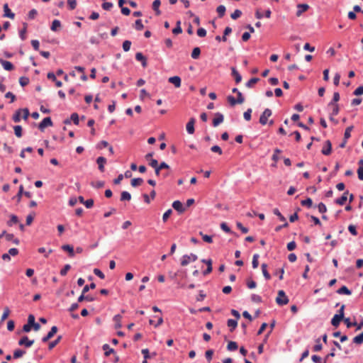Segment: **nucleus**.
<instances>
[{
	"label": "nucleus",
	"instance_id": "f257e3e1",
	"mask_svg": "<svg viewBox=\"0 0 363 363\" xmlns=\"http://www.w3.org/2000/svg\"><path fill=\"white\" fill-rule=\"evenodd\" d=\"M198 259L196 255L191 253L190 255H184L181 258V265L184 267L188 265L191 262H195Z\"/></svg>",
	"mask_w": 363,
	"mask_h": 363
},
{
	"label": "nucleus",
	"instance_id": "f03ea898",
	"mask_svg": "<svg viewBox=\"0 0 363 363\" xmlns=\"http://www.w3.org/2000/svg\"><path fill=\"white\" fill-rule=\"evenodd\" d=\"M289 298L286 296L285 292L283 290H280L278 292V296L276 298V302L279 306H284L289 303Z\"/></svg>",
	"mask_w": 363,
	"mask_h": 363
},
{
	"label": "nucleus",
	"instance_id": "7ed1b4c3",
	"mask_svg": "<svg viewBox=\"0 0 363 363\" xmlns=\"http://www.w3.org/2000/svg\"><path fill=\"white\" fill-rule=\"evenodd\" d=\"M272 114V110L269 108H266L261 114L259 117V123L262 125H266L267 123L268 118L270 117Z\"/></svg>",
	"mask_w": 363,
	"mask_h": 363
},
{
	"label": "nucleus",
	"instance_id": "20e7f679",
	"mask_svg": "<svg viewBox=\"0 0 363 363\" xmlns=\"http://www.w3.org/2000/svg\"><path fill=\"white\" fill-rule=\"evenodd\" d=\"M35 317L33 315L30 314L28 318V323L27 324H25L23 327V330L25 333H28L31 330V328H33V325L34 323Z\"/></svg>",
	"mask_w": 363,
	"mask_h": 363
},
{
	"label": "nucleus",
	"instance_id": "39448f33",
	"mask_svg": "<svg viewBox=\"0 0 363 363\" xmlns=\"http://www.w3.org/2000/svg\"><path fill=\"white\" fill-rule=\"evenodd\" d=\"M52 121L51 120V118L46 117L39 123L38 128L41 131H43L45 128L52 126Z\"/></svg>",
	"mask_w": 363,
	"mask_h": 363
},
{
	"label": "nucleus",
	"instance_id": "423d86ee",
	"mask_svg": "<svg viewBox=\"0 0 363 363\" xmlns=\"http://www.w3.org/2000/svg\"><path fill=\"white\" fill-rule=\"evenodd\" d=\"M331 142L330 140L325 141L321 149L322 154H323L324 155H329L331 153Z\"/></svg>",
	"mask_w": 363,
	"mask_h": 363
},
{
	"label": "nucleus",
	"instance_id": "0eeeda50",
	"mask_svg": "<svg viewBox=\"0 0 363 363\" xmlns=\"http://www.w3.org/2000/svg\"><path fill=\"white\" fill-rule=\"evenodd\" d=\"M344 322L345 323L347 328H351L352 326H356V330H359L363 327V320L359 324H357L356 322H350V318H346L344 319Z\"/></svg>",
	"mask_w": 363,
	"mask_h": 363
},
{
	"label": "nucleus",
	"instance_id": "6e6552de",
	"mask_svg": "<svg viewBox=\"0 0 363 363\" xmlns=\"http://www.w3.org/2000/svg\"><path fill=\"white\" fill-rule=\"evenodd\" d=\"M224 121V116L219 112L215 113V118L213 120V125L217 127Z\"/></svg>",
	"mask_w": 363,
	"mask_h": 363
},
{
	"label": "nucleus",
	"instance_id": "1a4fd4ad",
	"mask_svg": "<svg viewBox=\"0 0 363 363\" xmlns=\"http://www.w3.org/2000/svg\"><path fill=\"white\" fill-rule=\"evenodd\" d=\"M57 330L58 329L57 326H52L48 333L42 338V341L43 342H48L55 335V334L57 332Z\"/></svg>",
	"mask_w": 363,
	"mask_h": 363
},
{
	"label": "nucleus",
	"instance_id": "9d476101",
	"mask_svg": "<svg viewBox=\"0 0 363 363\" xmlns=\"http://www.w3.org/2000/svg\"><path fill=\"white\" fill-rule=\"evenodd\" d=\"M172 207L179 213H182L185 211V208L184 207L182 203L180 201H174L172 203Z\"/></svg>",
	"mask_w": 363,
	"mask_h": 363
},
{
	"label": "nucleus",
	"instance_id": "9b49d317",
	"mask_svg": "<svg viewBox=\"0 0 363 363\" xmlns=\"http://www.w3.org/2000/svg\"><path fill=\"white\" fill-rule=\"evenodd\" d=\"M340 99V94L338 92H335L333 94V101L330 103V105L333 106V113L337 114L338 112V108L337 106L335 105L334 103L338 101Z\"/></svg>",
	"mask_w": 363,
	"mask_h": 363
},
{
	"label": "nucleus",
	"instance_id": "f8f14e48",
	"mask_svg": "<svg viewBox=\"0 0 363 363\" xmlns=\"http://www.w3.org/2000/svg\"><path fill=\"white\" fill-rule=\"evenodd\" d=\"M34 343V340H30L27 336H23L22 338H21L18 341L19 345H24L26 347H30L33 345Z\"/></svg>",
	"mask_w": 363,
	"mask_h": 363
},
{
	"label": "nucleus",
	"instance_id": "ddd939ff",
	"mask_svg": "<svg viewBox=\"0 0 363 363\" xmlns=\"http://www.w3.org/2000/svg\"><path fill=\"white\" fill-rule=\"evenodd\" d=\"M196 120L194 118H190L189 122L186 123V129L189 134H193L194 133V123Z\"/></svg>",
	"mask_w": 363,
	"mask_h": 363
},
{
	"label": "nucleus",
	"instance_id": "4468645a",
	"mask_svg": "<svg viewBox=\"0 0 363 363\" xmlns=\"http://www.w3.org/2000/svg\"><path fill=\"white\" fill-rule=\"evenodd\" d=\"M135 59L141 62V65L143 67H147V59L146 57L143 55L142 52H137L135 54Z\"/></svg>",
	"mask_w": 363,
	"mask_h": 363
},
{
	"label": "nucleus",
	"instance_id": "2eb2a0df",
	"mask_svg": "<svg viewBox=\"0 0 363 363\" xmlns=\"http://www.w3.org/2000/svg\"><path fill=\"white\" fill-rule=\"evenodd\" d=\"M0 63L3 66L4 69L7 71H11L14 68L13 65L9 61L0 59Z\"/></svg>",
	"mask_w": 363,
	"mask_h": 363
},
{
	"label": "nucleus",
	"instance_id": "dca6fc26",
	"mask_svg": "<svg viewBox=\"0 0 363 363\" xmlns=\"http://www.w3.org/2000/svg\"><path fill=\"white\" fill-rule=\"evenodd\" d=\"M344 318L342 317V315H338V314H335L333 318H332V320H331V324L335 326V327H337L340 323V321L342 320H344Z\"/></svg>",
	"mask_w": 363,
	"mask_h": 363
},
{
	"label": "nucleus",
	"instance_id": "f3484780",
	"mask_svg": "<svg viewBox=\"0 0 363 363\" xmlns=\"http://www.w3.org/2000/svg\"><path fill=\"white\" fill-rule=\"evenodd\" d=\"M169 82L173 84L175 87L179 88L181 86V78L178 76H174L169 78Z\"/></svg>",
	"mask_w": 363,
	"mask_h": 363
},
{
	"label": "nucleus",
	"instance_id": "a211bd4d",
	"mask_svg": "<svg viewBox=\"0 0 363 363\" xmlns=\"http://www.w3.org/2000/svg\"><path fill=\"white\" fill-rule=\"evenodd\" d=\"M106 162V159L104 157H99L96 159V163L98 164L99 169L102 172L104 171V164Z\"/></svg>",
	"mask_w": 363,
	"mask_h": 363
},
{
	"label": "nucleus",
	"instance_id": "6ab92c4d",
	"mask_svg": "<svg viewBox=\"0 0 363 363\" xmlns=\"http://www.w3.org/2000/svg\"><path fill=\"white\" fill-rule=\"evenodd\" d=\"M4 17L10 18H14L15 14L13 12H11V11L9 8V6L7 4H5L4 5Z\"/></svg>",
	"mask_w": 363,
	"mask_h": 363
},
{
	"label": "nucleus",
	"instance_id": "aec40b11",
	"mask_svg": "<svg viewBox=\"0 0 363 363\" xmlns=\"http://www.w3.org/2000/svg\"><path fill=\"white\" fill-rule=\"evenodd\" d=\"M348 194H349V191H345L340 198L336 199L335 203L340 206L344 205L347 200Z\"/></svg>",
	"mask_w": 363,
	"mask_h": 363
},
{
	"label": "nucleus",
	"instance_id": "412c9836",
	"mask_svg": "<svg viewBox=\"0 0 363 363\" xmlns=\"http://www.w3.org/2000/svg\"><path fill=\"white\" fill-rule=\"evenodd\" d=\"M231 70L232 75L234 77L236 84H239L242 81L241 74L237 71V69L235 67H232Z\"/></svg>",
	"mask_w": 363,
	"mask_h": 363
},
{
	"label": "nucleus",
	"instance_id": "4be33fe9",
	"mask_svg": "<svg viewBox=\"0 0 363 363\" xmlns=\"http://www.w3.org/2000/svg\"><path fill=\"white\" fill-rule=\"evenodd\" d=\"M308 8L309 6L308 4H298V10L296 11V16H300L304 11H307Z\"/></svg>",
	"mask_w": 363,
	"mask_h": 363
},
{
	"label": "nucleus",
	"instance_id": "5701e85b",
	"mask_svg": "<svg viewBox=\"0 0 363 363\" xmlns=\"http://www.w3.org/2000/svg\"><path fill=\"white\" fill-rule=\"evenodd\" d=\"M261 268L264 277L267 280H269L271 279V275L267 271V264L265 263L262 264Z\"/></svg>",
	"mask_w": 363,
	"mask_h": 363
},
{
	"label": "nucleus",
	"instance_id": "b1692460",
	"mask_svg": "<svg viewBox=\"0 0 363 363\" xmlns=\"http://www.w3.org/2000/svg\"><path fill=\"white\" fill-rule=\"evenodd\" d=\"M359 167L357 169V174L359 179L363 181V159L360 160L358 162Z\"/></svg>",
	"mask_w": 363,
	"mask_h": 363
},
{
	"label": "nucleus",
	"instance_id": "393cba45",
	"mask_svg": "<svg viewBox=\"0 0 363 363\" xmlns=\"http://www.w3.org/2000/svg\"><path fill=\"white\" fill-rule=\"evenodd\" d=\"M161 4L160 0H155L152 3V9L155 11L156 15L159 16L161 13V11L159 9Z\"/></svg>",
	"mask_w": 363,
	"mask_h": 363
},
{
	"label": "nucleus",
	"instance_id": "a878e982",
	"mask_svg": "<svg viewBox=\"0 0 363 363\" xmlns=\"http://www.w3.org/2000/svg\"><path fill=\"white\" fill-rule=\"evenodd\" d=\"M102 349L104 350V355L106 357H108L111 354L114 353V350L111 348L109 345L104 344L102 346Z\"/></svg>",
	"mask_w": 363,
	"mask_h": 363
},
{
	"label": "nucleus",
	"instance_id": "bb28decb",
	"mask_svg": "<svg viewBox=\"0 0 363 363\" xmlns=\"http://www.w3.org/2000/svg\"><path fill=\"white\" fill-rule=\"evenodd\" d=\"M62 249L64 251L68 252L70 257H74V248H73V247L72 245H64L62 246Z\"/></svg>",
	"mask_w": 363,
	"mask_h": 363
},
{
	"label": "nucleus",
	"instance_id": "cd10ccee",
	"mask_svg": "<svg viewBox=\"0 0 363 363\" xmlns=\"http://www.w3.org/2000/svg\"><path fill=\"white\" fill-rule=\"evenodd\" d=\"M6 240L7 241H12L15 245L20 243V240L18 238H14L13 234L11 233L6 234Z\"/></svg>",
	"mask_w": 363,
	"mask_h": 363
},
{
	"label": "nucleus",
	"instance_id": "c85d7f7f",
	"mask_svg": "<svg viewBox=\"0 0 363 363\" xmlns=\"http://www.w3.org/2000/svg\"><path fill=\"white\" fill-rule=\"evenodd\" d=\"M131 199V195L129 192L126 191H123L121 192V201H130Z\"/></svg>",
	"mask_w": 363,
	"mask_h": 363
},
{
	"label": "nucleus",
	"instance_id": "c756f323",
	"mask_svg": "<svg viewBox=\"0 0 363 363\" xmlns=\"http://www.w3.org/2000/svg\"><path fill=\"white\" fill-rule=\"evenodd\" d=\"M227 325L229 328H230V331H233L238 325L237 320L234 319H228L227 321Z\"/></svg>",
	"mask_w": 363,
	"mask_h": 363
},
{
	"label": "nucleus",
	"instance_id": "7c9ffc66",
	"mask_svg": "<svg viewBox=\"0 0 363 363\" xmlns=\"http://www.w3.org/2000/svg\"><path fill=\"white\" fill-rule=\"evenodd\" d=\"M301 203L303 206H306L308 208H310L313 206V201L311 198H307L305 200H302L301 201Z\"/></svg>",
	"mask_w": 363,
	"mask_h": 363
},
{
	"label": "nucleus",
	"instance_id": "2f4dec72",
	"mask_svg": "<svg viewBox=\"0 0 363 363\" xmlns=\"http://www.w3.org/2000/svg\"><path fill=\"white\" fill-rule=\"evenodd\" d=\"M121 318H122V316L120 314H117V315H114L113 320L116 323V325H115L116 328H121V326H122V325L121 323Z\"/></svg>",
	"mask_w": 363,
	"mask_h": 363
},
{
	"label": "nucleus",
	"instance_id": "473e14b6",
	"mask_svg": "<svg viewBox=\"0 0 363 363\" xmlns=\"http://www.w3.org/2000/svg\"><path fill=\"white\" fill-rule=\"evenodd\" d=\"M226 9L223 5H220L217 7L216 11L218 12L219 18H222L225 13Z\"/></svg>",
	"mask_w": 363,
	"mask_h": 363
},
{
	"label": "nucleus",
	"instance_id": "72a5a7b5",
	"mask_svg": "<svg viewBox=\"0 0 363 363\" xmlns=\"http://www.w3.org/2000/svg\"><path fill=\"white\" fill-rule=\"evenodd\" d=\"M61 26V23L59 20L55 19L52 23V26L50 27V29L52 31H57V29Z\"/></svg>",
	"mask_w": 363,
	"mask_h": 363
},
{
	"label": "nucleus",
	"instance_id": "f704fd0d",
	"mask_svg": "<svg viewBox=\"0 0 363 363\" xmlns=\"http://www.w3.org/2000/svg\"><path fill=\"white\" fill-rule=\"evenodd\" d=\"M201 54V49L199 47H196L193 49L191 52V57L193 59H198Z\"/></svg>",
	"mask_w": 363,
	"mask_h": 363
},
{
	"label": "nucleus",
	"instance_id": "c9c22d12",
	"mask_svg": "<svg viewBox=\"0 0 363 363\" xmlns=\"http://www.w3.org/2000/svg\"><path fill=\"white\" fill-rule=\"evenodd\" d=\"M353 342L357 345L363 343V332L353 338Z\"/></svg>",
	"mask_w": 363,
	"mask_h": 363
},
{
	"label": "nucleus",
	"instance_id": "e433bc0d",
	"mask_svg": "<svg viewBox=\"0 0 363 363\" xmlns=\"http://www.w3.org/2000/svg\"><path fill=\"white\" fill-rule=\"evenodd\" d=\"M337 293L340 294L350 295L352 292L350 290L348 289L347 286H342L337 290Z\"/></svg>",
	"mask_w": 363,
	"mask_h": 363
},
{
	"label": "nucleus",
	"instance_id": "4c0bfd02",
	"mask_svg": "<svg viewBox=\"0 0 363 363\" xmlns=\"http://www.w3.org/2000/svg\"><path fill=\"white\" fill-rule=\"evenodd\" d=\"M143 182V179L142 178H135L131 180V186L133 187H137L140 185Z\"/></svg>",
	"mask_w": 363,
	"mask_h": 363
},
{
	"label": "nucleus",
	"instance_id": "58836bf2",
	"mask_svg": "<svg viewBox=\"0 0 363 363\" xmlns=\"http://www.w3.org/2000/svg\"><path fill=\"white\" fill-rule=\"evenodd\" d=\"M259 80V78H257V77H253V78H251L246 84H245V86L247 87V88H252L253 86V85L255 84H256L257 82H258Z\"/></svg>",
	"mask_w": 363,
	"mask_h": 363
},
{
	"label": "nucleus",
	"instance_id": "ea45409f",
	"mask_svg": "<svg viewBox=\"0 0 363 363\" xmlns=\"http://www.w3.org/2000/svg\"><path fill=\"white\" fill-rule=\"evenodd\" d=\"M21 109H18L16 111V113L13 114L12 119L15 123H18L21 121Z\"/></svg>",
	"mask_w": 363,
	"mask_h": 363
},
{
	"label": "nucleus",
	"instance_id": "a19ab883",
	"mask_svg": "<svg viewBox=\"0 0 363 363\" xmlns=\"http://www.w3.org/2000/svg\"><path fill=\"white\" fill-rule=\"evenodd\" d=\"M62 339V336L61 335H59L56 340H55L54 341H52L49 343V345H48V349L49 350H52L53 349L59 342Z\"/></svg>",
	"mask_w": 363,
	"mask_h": 363
},
{
	"label": "nucleus",
	"instance_id": "79ce46f5",
	"mask_svg": "<svg viewBox=\"0 0 363 363\" xmlns=\"http://www.w3.org/2000/svg\"><path fill=\"white\" fill-rule=\"evenodd\" d=\"M238 346L237 342L233 341H230L228 344L227 349L229 351H235L238 349Z\"/></svg>",
	"mask_w": 363,
	"mask_h": 363
},
{
	"label": "nucleus",
	"instance_id": "37998d69",
	"mask_svg": "<svg viewBox=\"0 0 363 363\" xmlns=\"http://www.w3.org/2000/svg\"><path fill=\"white\" fill-rule=\"evenodd\" d=\"M259 257V255L258 254H255L252 257V267L254 269H256L258 267V265H259V262H258V259Z\"/></svg>",
	"mask_w": 363,
	"mask_h": 363
},
{
	"label": "nucleus",
	"instance_id": "c03bdc74",
	"mask_svg": "<svg viewBox=\"0 0 363 363\" xmlns=\"http://www.w3.org/2000/svg\"><path fill=\"white\" fill-rule=\"evenodd\" d=\"M27 31V24L23 23V28L19 31V37L22 40H24L26 39V33Z\"/></svg>",
	"mask_w": 363,
	"mask_h": 363
},
{
	"label": "nucleus",
	"instance_id": "a18cd8bd",
	"mask_svg": "<svg viewBox=\"0 0 363 363\" xmlns=\"http://www.w3.org/2000/svg\"><path fill=\"white\" fill-rule=\"evenodd\" d=\"M14 133L16 137L21 138L22 137V127L21 125H15L13 127Z\"/></svg>",
	"mask_w": 363,
	"mask_h": 363
},
{
	"label": "nucleus",
	"instance_id": "49530a36",
	"mask_svg": "<svg viewBox=\"0 0 363 363\" xmlns=\"http://www.w3.org/2000/svg\"><path fill=\"white\" fill-rule=\"evenodd\" d=\"M25 353H26V351H24V350H16L13 352V357L14 359L20 358V357H22Z\"/></svg>",
	"mask_w": 363,
	"mask_h": 363
},
{
	"label": "nucleus",
	"instance_id": "de8ad7c7",
	"mask_svg": "<svg viewBox=\"0 0 363 363\" xmlns=\"http://www.w3.org/2000/svg\"><path fill=\"white\" fill-rule=\"evenodd\" d=\"M18 222V218L15 215H11L10 217V220L7 222V224L9 226L13 225V224H16Z\"/></svg>",
	"mask_w": 363,
	"mask_h": 363
},
{
	"label": "nucleus",
	"instance_id": "09e8293b",
	"mask_svg": "<svg viewBox=\"0 0 363 363\" xmlns=\"http://www.w3.org/2000/svg\"><path fill=\"white\" fill-rule=\"evenodd\" d=\"M199 235H201L202 236V239L204 242H208V243H211L213 242V239H212L211 236L208 235H204V234H203L202 232H200Z\"/></svg>",
	"mask_w": 363,
	"mask_h": 363
},
{
	"label": "nucleus",
	"instance_id": "8fccbe9b",
	"mask_svg": "<svg viewBox=\"0 0 363 363\" xmlns=\"http://www.w3.org/2000/svg\"><path fill=\"white\" fill-rule=\"evenodd\" d=\"M96 288V284L94 283H91L89 285H86L82 289V294L87 293L89 289H94Z\"/></svg>",
	"mask_w": 363,
	"mask_h": 363
},
{
	"label": "nucleus",
	"instance_id": "3c124183",
	"mask_svg": "<svg viewBox=\"0 0 363 363\" xmlns=\"http://www.w3.org/2000/svg\"><path fill=\"white\" fill-rule=\"evenodd\" d=\"M273 213L274 215L277 216L281 221H286V218L282 214L280 213L279 210L278 208H274L273 210Z\"/></svg>",
	"mask_w": 363,
	"mask_h": 363
},
{
	"label": "nucleus",
	"instance_id": "603ef678",
	"mask_svg": "<svg viewBox=\"0 0 363 363\" xmlns=\"http://www.w3.org/2000/svg\"><path fill=\"white\" fill-rule=\"evenodd\" d=\"M131 46V42L130 40H125L123 43V49L125 52L130 50Z\"/></svg>",
	"mask_w": 363,
	"mask_h": 363
},
{
	"label": "nucleus",
	"instance_id": "864d4df0",
	"mask_svg": "<svg viewBox=\"0 0 363 363\" xmlns=\"http://www.w3.org/2000/svg\"><path fill=\"white\" fill-rule=\"evenodd\" d=\"M29 83V79L26 77H21L19 79V84L22 86H25Z\"/></svg>",
	"mask_w": 363,
	"mask_h": 363
},
{
	"label": "nucleus",
	"instance_id": "5fc2aeb1",
	"mask_svg": "<svg viewBox=\"0 0 363 363\" xmlns=\"http://www.w3.org/2000/svg\"><path fill=\"white\" fill-rule=\"evenodd\" d=\"M70 120L72 121L75 125H78L79 122L78 114L77 113H72Z\"/></svg>",
	"mask_w": 363,
	"mask_h": 363
},
{
	"label": "nucleus",
	"instance_id": "6e6d98bb",
	"mask_svg": "<svg viewBox=\"0 0 363 363\" xmlns=\"http://www.w3.org/2000/svg\"><path fill=\"white\" fill-rule=\"evenodd\" d=\"M213 352H214L213 350H208L206 352L205 357L208 362H210L211 361Z\"/></svg>",
	"mask_w": 363,
	"mask_h": 363
},
{
	"label": "nucleus",
	"instance_id": "4d7b16f0",
	"mask_svg": "<svg viewBox=\"0 0 363 363\" xmlns=\"http://www.w3.org/2000/svg\"><path fill=\"white\" fill-rule=\"evenodd\" d=\"M172 213V209H168L167 211H166L164 212V213L162 216V220L164 223L167 222V220H168L169 217L171 216Z\"/></svg>",
	"mask_w": 363,
	"mask_h": 363
},
{
	"label": "nucleus",
	"instance_id": "13d9d810",
	"mask_svg": "<svg viewBox=\"0 0 363 363\" xmlns=\"http://www.w3.org/2000/svg\"><path fill=\"white\" fill-rule=\"evenodd\" d=\"M252 111L251 108H248V109H247L246 111L244 112L243 117H244L245 120H246L247 121H249L251 119Z\"/></svg>",
	"mask_w": 363,
	"mask_h": 363
},
{
	"label": "nucleus",
	"instance_id": "bf43d9fd",
	"mask_svg": "<svg viewBox=\"0 0 363 363\" xmlns=\"http://www.w3.org/2000/svg\"><path fill=\"white\" fill-rule=\"evenodd\" d=\"M352 128L353 127L352 126H349L346 128L345 131V134H344V138L345 140H347L348 138H350V133H351V131L352 130Z\"/></svg>",
	"mask_w": 363,
	"mask_h": 363
},
{
	"label": "nucleus",
	"instance_id": "052dcab7",
	"mask_svg": "<svg viewBox=\"0 0 363 363\" xmlns=\"http://www.w3.org/2000/svg\"><path fill=\"white\" fill-rule=\"evenodd\" d=\"M242 15V11L239 9H235V11L231 13V18L233 19V20H235L237 18H238L239 17H240V16Z\"/></svg>",
	"mask_w": 363,
	"mask_h": 363
},
{
	"label": "nucleus",
	"instance_id": "680f3d73",
	"mask_svg": "<svg viewBox=\"0 0 363 363\" xmlns=\"http://www.w3.org/2000/svg\"><path fill=\"white\" fill-rule=\"evenodd\" d=\"M71 266L70 264H67L64 266V267L60 270V275L61 276H65L67 273V272L70 269Z\"/></svg>",
	"mask_w": 363,
	"mask_h": 363
},
{
	"label": "nucleus",
	"instance_id": "e2e57ef3",
	"mask_svg": "<svg viewBox=\"0 0 363 363\" xmlns=\"http://www.w3.org/2000/svg\"><path fill=\"white\" fill-rule=\"evenodd\" d=\"M105 183L103 181H97L96 182H92L91 186L96 189L102 188L104 186Z\"/></svg>",
	"mask_w": 363,
	"mask_h": 363
},
{
	"label": "nucleus",
	"instance_id": "0e129e2a",
	"mask_svg": "<svg viewBox=\"0 0 363 363\" xmlns=\"http://www.w3.org/2000/svg\"><path fill=\"white\" fill-rule=\"evenodd\" d=\"M135 25V28L137 30H141L144 28L143 24L142 23V20L140 19L136 20Z\"/></svg>",
	"mask_w": 363,
	"mask_h": 363
},
{
	"label": "nucleus",
	"instance_id": "69168bd1",
	"mask_svg": "<svg viewBox=\"0 0 363 363\" xmlns=\"http://www.w3.org/2000/svg\"><path fill=\"white\" fill-rule=\"evenodd\" d=\"M113 4L111 2H104L101 5L103 9L108 11L113 7Z\"/></svg>",
	"mask_w": 363,
	"mask_h": 363
},
{
	"label": "nucleus",
	"instance_id": "338daca9",
	"mask_svg": "<svg viewBox=\"0 0 363 363\" xmlns=\"http://www.w3.org/2000/svg\"><path fill=\"white\" fill-rule=\"evenodd\" d=\"M251 300H252V301H253L255 303H261L262 302L261 296L257 294H252Z\"/></svg>",
	"mask_w": 363,
	"mask_h": 363
},
{
	"label": "nucleus",
	"instance_id": "774afa93",
	"mask_svg": "<svg viewBox=\"0 0 363 363\" xmlns=\"http://www.w3.org/2000/svg\"><path fill=\"white\" fill-rule=\"evenodd\" d=\"M211 150L213 152H216L219 155H222L223 154V151L221 150V148L218 146V145H213L211 147Z\"/></svg>",
	"mask_w": 363,
	"mask_h": 363
}]
</instances>
